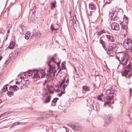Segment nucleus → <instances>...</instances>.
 I'll use <instances>...</instances> for the list:
<instances>
[{
    "instance_id": "nucleus-1",
    "label": "nucleus",
    "mask_w": 132,
    "mask_h": 132,
    "mask_svg": "<svg viewBox=\"0 0 132 132\" xmlns=\"http://www.w3.org/2000/svg\"><path fill=\"white\" fill-rule=\"evenodd\" d=\"M106 98L107 101L105 102L104 105V106H110L109 103H113L114 102L113 101L114 94L112 91H111L110 89H108L106 91Z\"/></svg>"
},
{
    "instance_id": "nucleus-2",
    "label": "nucleus",
    "mask_w": 132,
    "mask_h": 132,
    "mask_svg": "<svg viewBox=\"0 0 132 132\" xmlns=\"http://www.w3.org/2000/svg\"><path fill=\"white\" fill-rule=\"evenodd\" d=\"M34 73V76L33 77L34 79L35 78H39L40 77L42 78L46 75V73L43 70H35L33 71H30L28 72L29 76L32 75Z\"/></svg>"
},
{
    "instance_id": "nucleus-3",
    "label": "nucleus",
    "mask_w": 132,
    "mask_h": 132,
    "mask_svg": "<svg viewBox=\"0 0 132 132\" xmlns=\"http://www.w3.org/2000/svg\"><path fill=\"white\" fill-rule=\"evenodd\" d=\"M52 61L54 63H56V61L54 60V57H52L49 59V61L46 62V64L49 67V69L47 71V74L46 76L48 77H51L52 76L51 73L53 72V69L55 68V67L51 64Z\"/></svg>"
},
{
    "instance_id": "nucleus-4",
    "label": "nucleus",
    "mask_w": 132,
    "mask_h": 132,
    "mask_svg": "<svg viewBox=\"0 0 132 132\" xmlns=\"http://www.w3.org/2000/svg\"><path fill=\"white\" fill-rule=\"evenodd\" d=\"M116 57L119 61L120 62L121 64L125 65L127 64L128 61V59L125 57V55L123 52L120 53L116 55Z\"/></svg>"
},
{
    "instance_id": "nucleus-5",
    "label": "nucleus",
    "mask_w": 132,
    "mask_h": 132,
    "mask_svg": "<svg viewBox=\"0 0 132 132\" xmlns=\"http://www.w3.org/2000/svg\"><path fill=\"white\" fill-rule=\"evenodd\" d=\"M123 45L126 50H131L132 48V40L130 39H127L123 42Z\"/></svg>"
},
{
    "instance_id": "nucleus-6",
    "label": "nucleus",
    "mask_w": 132,
    "mask_h": 132,
    "mask_svg": "<svg viewBox=\"0 0 132 132\" xmlns=\"http://www.w3.org/2000/svg\"><path fill=\"white\" fill-rule=\"evenodd\" d=\"M54 90L53 87L51 86L48 87L47 89H44V96L46 95H48L49 94L53 93L54 92L53 90Z\"/></svg>"
},
{
    "instance_id": "nucleus-7",
    "label": "nucleus",
    "mask_w": 132,
    "mask_h": 132,
    "mask_svg": "<svg viewBox=\"0 0 132 132\" xmlns=\"http://www.w3.org/2000/svg\"><path fill=\"white\" fill-rule=\"evenodd\" d=\"M128 23V21L123 20L122 22H121L120 24L121 26V28L125 29L126 34L127 32V29L128 28L127 25Z\"/></svg>"
},
{
    "instance_id": "nucleus-8",
    "label": "nucleus",
    "mask_w": 132,
    "mask_h": 132,
    "mask_svg": "<svg viewBox=\"0 0 132 132\" xmlns=\"http://www.w3.org/2000/svg\"><path fill=\"white\" fill-rule=\"evenodd\" d=\"M105 35L106 38L108 40V41L112 42H115L114 37L113 36L107 34Z\"/></svg>"
},
{
    "instance_id": "nucleus-9",
    "label": "nucleus",
    "mask_w": 132,
    "mask_h": 132,
    "mask_svg": "<svg viewBox=\"0 0 132 132\" xmlns=\"http://www.w3.org/2000/svg\"><path fill=\"white\" fill-rule=\"evenodd\" d=\"M111 28L113 30L118 31L119 29V25L116 23H113L111 25Z\"/></svg>"
},
{
    "instance_id": "nucleus-10",
    "label": "nucleus",
    "mask_w": 132,
    "mask_h": 132,
    "mask_svg": "<svg viewBox=\"0 0 132 132\" xmlns=\"http://www.w3.org/2000/svg\"><path fill=\"white\" fill-rule=\"evenodd\" d=\"M19 89L18 87L16 85L13 86H10L9 88V89L10 91H17Z\"/></svg>"
},
{
    "instance_id": "nucleus-11",
    "label": "nucleus",
    "mask_w": 132,
    "mask_h": 132,
    "mask_svg": "<svg viewBox=\"0 0 132 132\" xmlns=\"http://www.w3.org/2000/svg\"><path fill=\"white\" fill-rule=\"evenodd\" d=\"M41 34L39 32H35L34 33L32 36H31V38L33 39L35 38L39 37L41 36Z\"/></svg>"
},
{
    "instance_id": "nucleus-12",
    "label": "nucleus",
    "mask_w": 132,
    "mask_h": 132,
    "mask_svg": "<svg viewBox=\"0 0 132 132\" xmlns=\"http://www.w3.org/2000/svg\"><path fill=\"white\" fill-rule=\"evenodd\" d=\"M107 118L106 120L108 124L110 123L113 120L112 117L110 115H109L107 116Z\"/></svg>"
},
{
    "instance_id": "nucleus-13",
    "label": "nucleus",
    "mask_w": 132,
    "mask_h": 132,
    "mask_svg": "<svg viewBox=\"0 0 132 132\" xmlns=\"http://www.w3.org/2000/svg\"><path fill=\"white\" fill-rule=\"evenodd\" d=\"M99 43L102 45V47L106 46V42L102 39L101 37L100 38L99 40Z\"/></svg>"
},
{
    "instance_id": "nucleus-14",
    "label": "nucleus",
    "mask_w": 132,
    "mask_h": 132,
    "mask_svg": "<svg viewBox=\"0 0 132 132\" xmlns=\"http://www.w3.org/2000/svg\"><path fill=\"white\" fill-rule=\"evenodd\" d=\"M14 45V42L12 41L10 42L9 45L8 46V48L10 49H12L13 48Z\"/></svg>"
},
{
    "instance_id": "nucleus-15",
    "label": "nucleus",
    "mask_w": 132,
    "mask_h": 132,
    "mask_svg": "<svg viewBox=\"0 0 132 132\" xmlns=\"http://www.w3.org/2000/svg\"><path fill=\"white\" fill-rule=\"evenodd\" d=\"M82 89L85 91H89L90 90V87L88 86L84 85L82 86Z\"/></svg>"
},
{
    "instance_id": "nucleus-16",
    "label": "nucleus",
    "mask_w": 132,
    "mask_h": 132,
    "mask_svg": "<svg viewBox=\"0 0 132 132\" xmlns=\"http://www.w3.org/2000/svg\"><path fill=\"white\" fill-rule=\"evenodd\" d=\"M30 32L29 31H27L25 34V38L27 40L28 39L30 36Z\"/></svg>"
},
{
    "instance_id": "nucleus-17",
    "label": "nucleus",
    "mask_w": 132,
    "mask_h": 132,
    "mask_svg": "<svg viewBox=\"0 0 132 132\" xmlns=\"http://www.w3.org/2000/svg\"><path fill=\"white\" fill-rule=\"evenodd\" d=\"M89 8L90 10H94L95 9V5L93 4H89Z\"/></svg>"
},
{
    "instance_id": "nucleus-18",
    "label": "nucleus",
    "mask_w": 132,
    "mask_h": 132,
    "mask_svg": "<svg viewBox=\"0 0 132 132\" xmlns=\"http://www.w3.org/2000/svg\"><path fill=\"white\" fill-rule=\"evenodd\" d=\"M51 97V96H48L45 98V100L44 102V103H46L49 102L50 101Z\"/></svg>"
},
{
    "instance_id": "nucleus-19",
    "label": "nucleus",
    "mask_w": 132,
    "mask_h": 132,
    "mask_svg": "<svg viewBox=\"0 0 132 132\" xmlns=\"http://www.w3.org/2000/svg\"><path fill=\"white\" fill-rule=\"evenodd\" d=\"M109 14V16L110 17H111L112 18H114L116 16V15H115V13L113 12H111L110 11Z\"/></svg>"
},
{
    "instance_id": "nucleus-20",
    "label": "nucleus",
    "mask_w": 132,
    "mask_h": 132,
    "mask_svg": "<svg viewBox=\"0 0 132 132\" xmlns=\"http://www.w3.org/2000/svg\"><path fill=\"white\" fill-rule=\"evenodd\" d=\"M56 3V2L55 0L54 2L51 3L50 4L51 5V8L52 9H53L55 7V4Z\"/></svg>"
},
{
    "instance_id": "nucleus-21",
    "label": "nucleus",
    "mask_w": 132,
    "mask_h": 132,
    "mask_svg": "<svg viewBox=\"0 0 132 132\" xmlns=\"http://www.w3.org/2000/svg\"><path fill=\"white\" fill-rule=\"evenodd\" d=\"M113 50L114 49L112 48L110 45H109L108 48L107 54H109L110 52L113 51Z\"/></svg>"
},
{
    "instance_id": "nucleus-22",
    "label": "nucleus",
    "mask_w": 132,
    "mask_h": 132,
    "mask_svg": "<svg viewBox=\"0 0 132 132\" xmlns=\"http://www.w3.org/2000/svg\"><path fill=\"white\" fill-rule=\"evenodd\" d=\"M11 112L10 111H8L6 112L2 113L1 115V116H3L4 117H5L9 115V114L11 113Z\"/></svg>"
},
{
    "instance_id": "nucleus-23",
    "label": "nucleus",
    "mask_w": 132,
    "mask_h": 132,
    "mask_svg": "<svg viewBox=\"0 0 132 132\" xmlns=\"http://www.w3.org/2000/svg\"><path fill=\"white\" fill-rule=\"evenodd\" d=\"M129 71L130 72L129 70L128 71V70H125L123 72L122 74V76H126V75H127L128 74V73Z\"/></svg>"
},
{
    "instance_id": "nucleus-24",
    "label": "nucleus",
    "mask_w": 132,
    "mask_h": 132,
    "mask_svg": "<svg viewBox=\"0 0 132 132\" xmlns=\"http://www.w3.org/2000/svg\"><path fill=\"white\" fill-rule=\"evenodd\" d=\"M109 45H110L111 46V47L113 49H114L115 48H116L117 46L116 44L114 43H109Z\"/></svg>"
},
{
    "instance_id": "nucleus-25",
    "label": "nucleus",
    "mask_w": 132,
    "mask_h": 132,
    "mask_svg": "<svg viewBox=\"0 0 132 132\" xmlns=\"http://www.w3.org/2000/svg\"><path fill=\"white\" fill-rule=\"evenodd\" d=\"M106 33V31L104 30H102L98 32L97 33L98 35L100 36L102 34Z\"/></svg>"
},
{
    "instance_id": "nucleus-26",
    "label": "nucleus",
    "mask_w": 132,
    "mask_h": 132,
    "mask_svg": "<svg viewBox=\"0 0 132 132\" xmlns=\"http://www.w3.org/2000/svg\"><path fill=\"white\" fill-rule=\"evenodd\" d=\"M65 61H63L61 64V66L62 67V69H64L65 70L66 68H65Z\"/></svg>"
},
{
    "instance_id": "nucleus-27",
    "label": "nucleus",
    "mask_w": 132,
    "mask_h": 132,
    "mask_svg": "<svg viewBox=\"0 0 132 132\" xmlns=\"http://www.w3.org/2000/svg\"><path fill=\"white\" fill-rule=\"evenodd\" d=\"M14 93L13 92H10V91H8L7 94L8 95V96L11 97L13 95Z\"/></svg>"
},
{
    "instance_id": "nucleus-28",
    "label": "nucleus",
    "mask_w": 132,
    "mask_h": 132,
    "mask_svg": "<svg viewBox=\"0 0 132 132\" xmlns=\"http://www.w3.org/2000/svg\"><path fill=\"white\" fill-rule=\"evenodd\" d=\"M113 51H112L111 52H110L109 54H107L108 55H109V56H113L114 55L116 54V53L115 52H113Z\"/></svg>"
},
{
    "instance_id": "nucleus-29",
    "label": "nucleus",
    "mask_w": 132,
    "mask_h": 132,
    "mask_svg": "<svg viewBox=\"0 0 132 132\" xmlns=\"http://www.w3.org/2000/svg\"><path fill=\"white\" fill-rule=\"evenodd\" d=\"M59 99V98L57 97L54 98L52 101V102L54 103H56Z\"/></svg>"
},
{
    "instance_id": "nucleus-30",
    "label": "nucleus",
    "mask_w": 132,
    "mask_h": 132,
    "mask_svg": "<svg viewBox=\"0 0 132 132\" xmlns=\"http://www.w3.org/2000/svg\"><path fill=\"white\" fill-rule=\"evenodd\" d=\"M68 85V84H67L64 85H62L61 87V88L63 90H64L65 89V88Z\"/></svg>"
},
{
    "instance_id": "nucleus-31",
    "label": "nucleus",
    "mask_w": 132,
    "mask_h": 132,
    "mask_svg": "<svg viewBox=\"0 0 132 132\" xmlns=\"http://www.w3.org/2000/svg\"><path fill=\"white\" fill-rule=\"evenodd\" d=\"M102 96H103V94L98 96L97 97V99L99 101H101L102 98H101V97Z\"/></svg>"
},
{
    "instance_id": "nucleus-32",
    "label": "nucleus",
    "mask_w": 132,
    "mask_h": 132,
    "mask_svg": "<svg viewBox=\"0 0 132 132\" xmlns=\"http://www.w3.org/2000/svg\"><path fill=\"white\" fill-rule=\"evenodd\" d=\"M65 78H64L63 80L61 82L60 84V87H61V86L65 82Z\"/></svg>"
},
{
    "instance_id": "nucleus-33",
    "label": "nucleus",
    "mask_w": 132,
    "mask_h": 132,
    "mask_svg": "<svg viewBox=\"0 0 132 132\" xmlns=\"http://www.w3.org/2000/svg\"><path fill=\"white\" fill-rule=\"evenodd\" d=\"M71 128L73 130H78L79 129H77L76 126H73L71 127Z\"/></svg>"
},
{
    "instance_id": "nucleus-34",
    "label": "nucleus",
    "mask_w": 132,
    "mask_h": 132,
    "mask_svg": "<svg viewBox=\"0 0 132 132\" xmlns=\"http://www.w3.org/2000/svg\"><path fill=\"white\" fill-rule=\"evenodd\" d=\"M124 17L123 19L124 20H126V21H128L127 20H128V18L125 15H124Z\"/></svg>"
},
{
    "instance_id": "nucleus-35",
    "label": "nucleus",
    "mask_w": 132,
    "mask_h": 132,
    "mask_svg": "<svg viewBox=\"0 0 132 132\" xmlns=\"http://www.w3.org/2000/svg\"><path fill=\"white\" fill-rule=\"evenodd\" d=\"M25 123L24 122H19L17 123L16 125H24Z\"/></svg>"
},
{
    "instance_id": "nucleus-36",
    "label": "nucleus",
    "mask_w": 132,
    "mask_h": 132,
    "mask_svg": "<svg viewBox=\"0 0 132 132\" xmlns=\"http://www.w3.org/2000/svg\"><path fill=\"white\" fill-rule=\"evenodd\" d=\"M61 63V61H59L58 62L56 63V64L57 66V67L58 68H59L60 67V65Z\"/></svg>"
},
{
    "instance_id": "nucleus-37",
    "label": "nucleus",
    "mask_w": 132,
    "mask_h": 132,
    "mask_svg": "<svg viewBox=\"0 0 132 132\" xmlns=\"http://www.w3.org/2000/svg\"><path fill=\"white\" fill-rule=\"evenodd\" d=\"M131 66L130 65V63H129V64L127 65L126 68L128 69L130 68H131Z\"/></svg>"
},
{
    "instance_id": "nucleus-38",
    "label": "nucleus",
    "mask_w": 132,
    "mask_h": 132,
    "mask_svg": "<svg viewBox=\"0 0 132 132\" xmlns=\"http://www.w3.org/2000/svg\"><path fill=\"white\" fill-rule=\"evenodd\" d=\"M10 59H11V57H10L9 58V59L8 60H7L5 62V63H9V61L10 60Z\"/></svg>"
},
{
    "instance_id": "nucleus-39",
    "label": "nucleus",
    "mask_w": 132,
    "mask_h": 132,
    "mask_svg": "<svg viewBox=\"0 0 132 132\" xmlns=\"http://www.w3.org/2000/svg\"><path fill=\"white\" fill-rule=\"evenodd\" d=\"M51 28L52 31L54 30L55 28L53 27L52 25H51Z\"/></svg>"
},
{
    "instance_id": "nucleus-40",
    "label": "nucleus",
    "mask_w": 132,
    "mask_h": 132,
    "mask_svg": "<svg viewBox=\"0 0 132 132\" xmlns=\"http://www.w3.org/2000/svg\"><path fill=\"white\" fill-rule=\"evenodd\" d=\"M57 10H56L55 11V14H54V16H56L57 15Z\"/></svg>"
},
{
    "instance_id": "nucleus-41",
    "label": "nucleus",
    "mask_w": 132,
    "mask_h": 132,
    "mask_svg": "<svg viewBox=\"0 0 132 132\" xmlns=\"http://www.w3.org/2000/svg\"><path fill=\"white\" fill-rule=\"evenodd\" d=\"M69 82V79H68V78L67 80H66L65 82V83L66 84H68V83Z\"/></svg>"
},
{
    "instance_id": "nucleus-42",
    "label": "nucleus",
    "mask_w": 132,
    "mask_h": 132,
    "mask_svg": "<svg viewBox=\"0 0 132 132\" xmlns=\"http://www.w3.org/2000/svg\"><path fill=\"white\" fill-rule=\"evenodd\" d=\"M103 48L106 51V53H107V51L108 50V48H106V46H104V47H103Z\"/></svg>"
},
{
    "instance_id": "nucleus-43",
    "label": "nucleus",
    "mask_w": 132,
    "mask_h": 132,
    "mask_svg": "<svg viewBox=\"0 0 132 132\" xmlns=\"http://www.w3.org/2000/svg\"><path fill=\"white\" fill-rule=\"evenodd\" d=\"M2 90L3 92H5L6 90H5V88L4 87L2 89Z\"/></svg>"
},
{
    "instance_id": "nucleus-44",
    "label": "nucleus",
    "mask_w": 132,
    "mask_h": 132,
    "mask_svg": "<svg viewBox=\"0 0 132 132\" xmlns=\"http://www.w3.org/2000/svg\"><path fill=\"white\" fill-rule=\"evenodd\" d=\"M7 85V84H6L4 87L5 88V90H7V87L6 86Z\"/></svg>"
},
{
    "instance_id": "nucleus-45",
    "label": "nucleus",
    "mask_w": 132,
    "mask_h": 132,
    "mask_svg": "<svg viewBox=\"0 0 132 132\" xmlns=\"http://www.w3.org/2000/svg\"><path fill=\"white\" fill-rule=\"evenodd\" d=\"M129 91H130V96H131V92L132 91V89H131V88H130L129 89Z\"/></svg>"
},
{
    "instance_id": "nucleus-46",
    "label": "nucleus",
    "mask_w": 132,
    "mask_h": 132,
    "mask_svg": "<svg viewBox=\"0 0 132 132\" xmlns=\"http://www.w3.org/2000/svg\"><path fill=\"white\" fill-rule=\"evenodd\" d=\"M56 71H54V72H53V76H55V72Z\"/></svg>"
},
{
    "instance_id": "nucleus-47",
    "label": "nucleus",
    "mask_w": 132,
    "mask_h": 132,
    "mask_svg": "<svg viewBox=\"0 0 132 132\" xmlns=\"http://www.w3.org/2000/svg\"><path fill=\"white\" fill-rule=\"evenodd\" d=\"M20 82H18L17 81L15 82V84H20Z\"/></svg>"
},
{
    "instance_id": "nucleus-48",
    "label": "nucleus",
    "mask_w": 132,
    "mask_h": 132,
    "mask_svg": "<svg viewBox=\"0 0 132 132\" xmlns=\"http://www.w3.org/2000/svg\"><path fill=\"white\" fill-rule=\"evenodd\" d=\"M17 123L16 122H15L14 123H13V125H12V126H15V125H16V124H15L16 123Z\"/></svg>"
},
{
    "instance_id": "nucleus-49",
    "label": "nucleus",
    "mask_w": 132,
    "mask_h": 132,
    "mask_svg": "<svg viewBox=\"0 0 132 132\" xmlns=\"http://www.w3.org/2000/svg\"><path fill=\"white\" fill-rule=\"evenodd\" d=\"M132 76V73H130L129 74V78H130V76Z\"/></svg>"
},
{
    "instance_id": "nucleus-50",
    "label": "nucleus",
    "mask_w": 132,
    "mask_h": 132,
    "mask_svg": "<svg viewBox=\"0 0 132 132\" xmlns=\"http://www.w3.org/2000/svg\"><path fill=\"white\" fill-rule=\"evenodd\" d=\"M61 93V94L62 95L64 93V92L62 90L61 91V93Z\"/></svg>"
},
{
    "instance_id": "nucleus-51",
    "label": "nucleus",
    "mask_w": 132,
    "mask_h": 132,
    "mask_svg": "<svg viewBox=\"0 0 132 132\" xmlns=\"http://www.w3.org/2000/svg\"><path fill=\"white\" fill-rule=\"evenodd\" d=\"M59 29L58 28H55L54 29V30H55L56 32L57 30H58Z\"/></svg>"
},
{
    "instance_id": "nucleus-52",
    "label": "nucleus",
    "mask_w": 132,
    "mask_h": 132,
    "mask_svg": "<svg viewBox=\"0 0 132 132\" xmlns=\"http://www.w3.org/2000/svg\"><path fill=\"white\" fill-rule=\"evenodd\" d=\"M20 88L21 90H22V89H23V88L22 86H20Z\"/></svg>"
},
{
    "instance_id": "nucleus-53",
    "label": "nucleus",
    "mask_w": 132,
    "mask_h": 132,
    "mask_svg": "<svg viewBox=\"0 0 132 132\" xmlns=\"http://www.w3.org/2000/svg\"><path fill=\"white\" fill-rule=\"evenodd\" d=\"M58 95H59V96H62V94H61V93H59V94H58Z\"/></svg>"
},
{
    "instance_id": "nucleus-54",
    "label": "nucleus",
    "mask_w": 132,
    "mask_h": 132,
    "mask_svg": "<svg viewBox=\"0 0 132 132\" xmlns=\"http://www.w3.org/2000/svg\"><path fill=\"white\" fill-rule=\"evenodd\" d=\"M58 95H59V96H62V94H61V93H59V94H58Z\"/></svg>"
},
{
    "instance_id": "nucleus-55",
    "label": "nucleus",
    "mask_w": 132,
    "mask_h": 132,
    "mask_svg": "<svg viewBox=\"0 0 132 132\" xmlns=\"http://www.w3.org/2000/svg\"><path fill=\"white\" fill-rule=\"evenodd\" d=\"M2 57V56H0V61L1 60Z\"/></svg>"
},
{
    "instance_id": "nucleus-56",
    "label": "nucleus",
    "mask_w": 132,
    "mask_h": 132,
    "mask_svg": "<svg viewBox=\"0 0 132 132\" xmlns=\"http://www.w3.org/2000/svg\"><path fill=\"white\" fill-rule=\"evenodd\" d=\"M93 11H90V15H92V12H93Z\"/></svg>"
},
{
    "instance_id": "nucleus-57",
    "label": "nucleus",
    "mask_w": 132,
    "mask_h": 132,
    "mask_svg": "<svg viewBox=\"0 0 132 132\" xmlns=\"http://www.w3.org/2000/svg\"><path fill=\"white\" fill-rule=\"evenodd\" d=\"M65 132H68V131H67V129L66 128L65 129Z\"/></svg>"
},
{
    "instance_id": "nucleus-58",
    "label": "nucleus",
    "mask_w": 132,
    "mask_h": 132,
    "mask_svg": "<svg viewBox=\"0 0 132 132\" xmlns=\"http://www.w3.org/2000/svg\"><path fill=\"white\" fill-rule=\"evenodd\" d=\"M2 102V100L0 99V104Z\"/></svg>"
},
{
    "instance_id": "nucleus-59",
    "label": "nucleus",
    "mask_w": 132,
    "mask_h": 132,
    "mask_svg": "<svg viewBox=\"0 0 132 132\" xmlns=\"http://www.w3.org/2000/svg\"><path fill=\"white\" fill-rule=\"evenodd\" d=\"M61 70H62V69H59V72H60V71Z\"/></svg>"
},
{
    "instance_id": "nucleus-60",
    "label": "nucleus",
    "mask_w": 132,
    "mask_h": 132,
    "mask_svg": "<svg viewBox=\"0 0 132 132\" xmlns=\"http://www.w3.org/2000/svg\"><path fill=\"white\" fill-rule=\"evenodd\" d=\"M61 70H62V69H59V72H60V71Z\"/></svg>"
},
{
    "instance_id": "nucleus-61",
    "label": "nucleus",
    "mask_w": 132,
    "mask_h": 132,
    "mask_svg": "<svg viewBox=\"0 0 132 132\" xmlns=\"http://www.w3.org/2000/svg\"><path fill=\"white\" fill-rule=\"evenodd\" d=\"M61 70H62V69H59V72H60V71Z\"/></svg>"
},
{
    "instance_id": "nucleus-62",
    "label": "nucleus",
    "mask_w": 132,
    "mask_h": 132,
    "mask_svg": "<svg viewBox=\"0 0 132 132\" xmlns=\"http://www.w3.org/2000/svg\"><path fill=\"white\" fill-rule=\"evenodd\" d=\"M9 32H10V31H9V30H8L7 31V33H9Z\"/></svg>"
},
{
    "instance_id": "nucleus-63",
    "label": "nucleus",
    "mask_w": 132,
    "mask_h": 132,
    "mask_svg": "<svg viewBox=\"0 0 132 132\" xmlns=\"http://www.w3.org/2000/svg\"><path fill=\"white\" fill-rule=\"evenodd\" d=\"M47 81V80H45L44 83H45Z\"/></svg>"
},
{
    "instance_id": "nucleus-64",
    "label": "nucleus",
    "mask_w": 132,
    "mask_h": 132,
    "mask_svg": "<svg viewBox=\"0 0 132 132\" xmlns=\"http://www.w3.org/2000/svg\"><path fill=\"white\" fill-rule=\"evenodd\" d=\"M130 52H132V48Z\"/></svg>"
}]
</instances>
